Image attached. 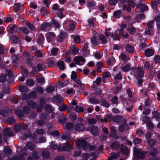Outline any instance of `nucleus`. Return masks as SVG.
<instances>
[{
	"label": "nucleus",
	"instance_id": "a211bd4d",
	"mask_svg": "<svg viewBox=\"0 0 160 160\" xmlns=\"http://www.w3.org/2000/svg\"><path fill=\"white\" fill-rule=\"evenodd\" d=\"M127 31L130 34L133 35L136 32V29L133 26L130 25L128 26Z\"/></svg>",
	"mask_w": 160,
	"mask_h": 160
},
{
	"label": "nucleus",
	"instance_id": "c85d7f7f",
	"mask_svg": "<svg viewBox=\"0 0 160 160\" xmlns=\"http://www.w3.org/2000/svg\"><path fill=\"white\" fill-rule=\"evenodd\" d=\"M94 37L91 38V41L92 43L94 44L96 43L97 42V38L98 37V34L96 32H94Z\"/></svg>",
	"mask_w": 160,
	"mask_h": 160
},
{
	"label": "nucleus",
	"instance_id": "680f3d73",
	"mask_svg": "<svg viewBox=\"0 0 160 160\" xmlns=\"http://www.w3.org/2000/svg\"><path fill=\"white\" fill-rule=\"evenodd\" d=\"M58 50V48H56L52 49L51 51L52 55L53 56H55L57 54Z\"/></svg>",
	"mask_w": 160,
	"mask_h": 160
},
{
	"label": "nucleus",
	"instance_id": "6e6552de",
	"mask_svg": "<svg viewBox=\"0 0 160 160\" xmlns=\"http://www.w3.org/2000/svg\"><path fill=\"white\" fill-rule=\"evenodd\" d=\"M134 75L137 78H142L143 76L144 73L142 68H138L135 70Z\"/></svg>",
	"mask_w": 160,
	"mask_h": 160
},
{
	"label": "nucleus",
	"instance_id": "20e7f679",
	"mask_svg": "<svg viewBox=\"0 0 160 160\" xmlns=\"http://www.w3.org/2000/svg\"><path fill=\"white\" fill-rule=\"evenodd\" d=\"M146 151H141L140 149L134 148V153L135 156L137 158L142 159H144L146 154Z\"/></svg>",
	"mask_w": 160,
	"mask_h": 160
},
{
	"label": "nucleus",
	"instance_id": "e2e57ef3",
	"mask_svg": "<svg viewBox=\"0 0 160 160\" xmlns=\"http://www.w3.org/2000/svg\"><path fill=\"white\" fill-rule=\"evenodd\" d=\"M50 147L51 148L53 149H56L57 148V146L55 144V143L53 142H51V145Z\"/></svg>",
	"mask_w": 160,
	"mask_h": 160
},
{
	"label": "nucleus",
	"instance_id": "0e129e2a",
	"mask_svg": "<svg viewBox=\"0 0 160 160\" xmlns=\"http://www.w3.org/2000/svg\"><path fill=\"white\" fill-rule=\"evenodd\" d=\"M111 101L113 103L117 104L118 103V98L117 97H114L112 98Z\"/></svg>",
	"mask_w": 160,
	"mask_h": 160
},
{
	"label": "nucleus",
	"instance_id": "338daca9",
	"mask_svg": "<svg viewBox=\"0 0 160 160\" xmlns=\"http://www.w3.org/2000/svg\"><path fill=\"white\" fill-rule=\"evenodd\" d=\"M11 39L12 41L14 43H16L18 42V39L15 36H12L11 37Z\"/></svg>",
	"mask_w": 160,
	"mask_h": 160
},
{
	"label": "nucleus",
	"instance_id": "6e6d98bb",
	"mask_svg": "<svg viewBox=\"0 0 160 160\" xmlns=\"http://www.w3.org/2000/svg\"><path fill=\"white\" fill-rule=\"evenodd\" d=\"M103 78H109L111 77V74L108 71L104 72L102 75Z\"/></svg>",
	"mask_w": 160,
	"mask_h": 160
},
{
	"label": "nucleus",
	"instance_id": "09e8293b",
	"mask_svg": "<svg viewBox=\"0 0 160 160\" xmlns=\"http://www.w3.org/2000/svg\"><path fill=\"white\" fill-rule=\"evenodd\" d=\"M51 23L54 26L57 28L60 27V24L59 23L55 20H52L51 21Z\"/></svg>",
	"mask_w": 160,
	"mask_h": 160
},
{
	"label": "nucleus",
	"instance_id": "e433bc0d",
	"mask_svg": "<svg viewBox=\"0 0 160 160\" xmlns=\"http://www.w3.org/2000/svg\"><path fill=\"white\" fill-rule=\"evenodd\" d=\"M126 49L127 52H132L134 51V48L132 46L127 45L126 47Z\"/></svg>",
	"mask_w": 160,
	"mask_h": 160
},
{
	"label": "nucleus",
	"instance_id": "aec40b11",
	"mask_svg": "<svg viewBox=\"0 0 160 160\" xmlns=\"http://www.w3.org/2000/svg\"><path fill=\"white\" fill-rule=\"evenodd\" d=\"M3 132L5 136H12L13 135L12 132L10 128H7L5 129L4 130Z\"/></svg>",
	"mask_w": 160,
	"mask_h": 160
},
{
	"label": "nucleus",
	"instance_id": "2eb2a0df",
	"mask_svg": "<svg viewBox=\"0 0 160 160\" xmlns=\"http://www.w3.org/2000/svg\"><path fill=\"white\" fill-rule=\"evenodd\" d=\"M154 50L151 48L147 49L145 52V54L147 57H149L152 56L154 53Z\"/></svg>",
	"mask_w": 160,
	"mask_h": 160
},
{
	"label": "nucleus",
	"instance_id": "0eeeda50",
	"mask_svg": "<svg viewBox=\"0 0 160 160\" xmlns=\"http://www.w3.org/2000/svg\"><path fill=\"white\" fill-rule=\"evenodd\" d=\"M121 118V117L119 116H116V117H112L110 115L107 116L104 118V120L106 122H109L112 120H114L115 122H119V120Z\"/></svg>",
	"mask_w": 160,
	"mask_h": 160
},
{
	"label": "nucleus",
	"instance_id": "13d9d810",
	"mask_svg": "<svg viewBox=\"0 0 160 160\" xmlns=\"http://www.w3.org/2000/svg\"><path fill=\"white\" fill-rule=\"evenodd\" d=\"M28 105L32 108H34L35 107L36 104L33 101H28Z\"/></svg>",
	"mask_w": 160,
	"mask_h": 160
},
{
	"label": "nucleus",
	"instance_id": "f3484780",
	"mask_svg": "<svg viewBox=\"0 0 160 160\" xmlns=\"http://www.w3.org/2000/svg\"><path fill=\"white\" fill-rule=\"evenodd\" d=\"M119 34L123 38H128L129 35L128 33L125 32L124 29H119L118 30Z\"/></svg>",
	"mask_w": 160,
	"mask_h": 160
},
{
	"label": "nucleus",
	"instance_id": "a878e982",
	"mask_svg": "<svg viewBox=\"0 0 160 160\" xmlns=\"http://www.w3.org/2000/svg\"><path fill=\"white\" fill-rule=\"evenodd\" d=\"M63 12L64 9L63 8H61L58 9L57 13V15L59 18H62L64 17V15L63 13Z\"/></svg>",
	"mask_w": 160,
	"mask_h": 160
},
{
	"label": "nucleus",
	"instance_id": "052dcab7",
	"mask_svg": "<svg viewBox=\"0 0 160 160\" xmlns=\"http://www.w3.org/2000/svg\"><path fill=\"white\" fill-rule=\"evenodd\" d=\"M157 152V150L155 148L152 149L150 152V154L152 156H154L156 155Z\"/></svg>",
	"mask_w": 160,
	"mask_h": 160
},
{
	"label": "nucleus",
	"instance_id": "1a4fd4ad",
	"mask_svg": "<svg viewBox=\"0 0 160 160\" xmlns=\"http://www.w3.org/2000/svg\"><path fill=\"white\" fill-rule=\"evenodd\" d=\"M67 37V33L64 32L60 31V34L57 38L58 41L61 42L62 41Z\"/></svg>",
	"mask_w": 160,
	"mask_h": 160
},
{
	"label": "nucleus",
	"instance_id": "f257e3e1",
	"mask_svg": "<svg viewBox=\"0 0 160 160\" xmlns=\"http://www.w3.org/2000/svg\"><path fill=\"white\" fill-rule=\"evenodd\" d=\"M66 128L68 129L75 130L78 132L88 131L89 129V128H85L83 124L79 123H77L74 126L72 123H68L66 125Z\"/></svg>",
	"mask_w": 160,
	"mask_h": 160
},
{
	"label": "nucleus",
	"instance_id": "de8ad7c7",
	"mask_svg": "<svg viewBox=\"0 0 160 160\" xmlns=\"http://www.w3.org/2000/svg\"><path fill=\"white\" fill-rule=\"evenodd\" d=\"M75 111L78 112H82L83 111V109L82 107L76 106L75 108Z\"/></svg>",
	"mask_w": 160,
	"mask_h": 160
},
{
	"label": "nucleus",
	"instance_id": "4be33fe9",
	"mask_svg": "<svg viewBox=\"0 0 160 160\" xmlns=\"http://www.w3.org/2000/svg\"><path fill=\"white\" fill-rule=\"evenodd\" d=\"M38 42L40 44L42 45L44 40V37L42 33L38 34Z\"/></svg>",
	"mask_w": 160,
	"mask_h": 160
},
{
	"label": "nucleus",
	"instance_id": "473e14b6",
	"mask_svg": "<svg viewBox=\"0 0 160 160\" xmlns=\"http://www.w3.org/2000/svg\"><path fill=\"white\" fill-rule=\"evenodd\" d=\"M99 39L101 40L102 44L106 43L107 42V38L103 35H101L99 36Z\"/></svg>",
	"mask_w": 160,
	"mask_h": 160
},
{
	"label": "nucleus",
	"instance_id": "f8f14e48",
	"mask_svg": "<svg viewBox=\"0 0 160 160\" xmlns=\"http://www.w3.org/2000/svg\"><path fill=\"white\" fill-rule=\"evenodd\" d=\"M72 148V146L70 145H69L68 143H64L62 145V148H58V150L59 151L69 150Z\"/></svg>",
	"mask_w": 160,
	"mask_h": 160
},
{
	"label": "nucleus",
	"instance_id": "f03ea898",
	"mask_svg": "<svg viewBox=\"0 0 160 160\" xmlns=\"http://www.w3.org/2000/svg\"><path fill=\"white\" fill-rule=\"evenodd\" d=\"M76 144L78 147L81 148L84 150H86L88 148L91 150L95 149V146H91L88 145L87 142L82 139H78L76 142Z\"/></svg>",
	"mask_w": 160,
	"mask_h": 160
},
{
	"label": "nucleus",
	"instance_id": "4c0bfd02",
	"mask_svg": "<svg viewBox=\"0 0 160 160\" xmlns=\"http://www.w3.org/2000/svg\"><path fill=\"white\" fill-rule=\"evenodd\" d=\"M153 32V30L152 29L147 28L146 29L145 32L146 34L148 35H152Z\"/></svg>",
	"mask_w": 160,
	"mask_h": 160
},
{
	"label": "nucleus",
	"instance_id": "2f4dec72",
	"mask_svg": "<svg viewBox=\"0 0 160 160\" xmlns=\"http://www.w3.org/2000/svg\"><path fill=\"white\" fill-rule=\"evenodd\" d=\"M121 10H118L114 12L113 16L117 18H119L121 17Z\"/></svg>",
	"mask_w": 160,
	"mask_h": 160
},
{
	"label": "nucleus",
	"instance_id": "7c9ffc66",
	"mask_svg": "<svg viewBox=\"0 0 160 160\" xmlns=\"http://www.w3.org/2000/svg\"><path fill=\"white\" fill-rule=\"evenodd\" d=\"M57 66L60 70H63L65 69L64 64L62 61H58L57 63Z\"/></svg>",
	"mask_w": 160,
	"mask_h": 160
},
{
	"label": "nucleus",
	"instance_id": "b1692460",
	"mask_svg": "<svg viewBox=\"0 0 160 160\" xmlns=\"http://www.w3.org/2000/svg\"><path fill=\"white\" fill-rule=\"evenodd\" d=\"M119 58L120 59L122 60L123 61L125 62H127L129 59V58L128 56H127L124 53L121 54L119 56Z\"/></svg>",
	"mask_w": 160,
	"mask_h": 160
},
{
	"label": "nucleus",
	"instance_id": "4468645a",
	"mask_svg": "<svg viewBox=\"0 0 160 160\" xmlns=\"http://www.w3.org/2000/svg\"><path fill=\"white\" fill-rule=\"evenodd\" d=\"M45 102V99L44 98H40V106H38L37 107V111L38 112H40L41 111L42 109V105Z\"/></svg>",
	"mask_w": 160,
	"mask_h": 160
},
{
	"label": "nucleus",
	"instance_id": "79ce46f5",
	"mask_svg": "<svg viewBox=\"0 0 160 160\" xmlns=\"http://www.w3.org/2000/svg\"><path fill=\"white\" fill-rule=\"evenodd\" d=\"M22 127V125L21 124L15 125L14 126V129L15 131L17 132L20 130Z\"/></svg>",
	"mask_w": 160,
	"mask_h": 160
},
{
	"label": "nucleus",
	"instance_id": "a19ab883",
	"mask_svg": "<svg viewBox=\"0 0 160 160\" xmlns=\"http://www.w3.org/2000/svg\"><path fill=\"white\" fill-rule=\"evenodd\" d=\"M21 6L19 3H17L15 4L13 6V10L14 11L16 12L17 11L19 10Z\"/></svg>",
	"mask_w": 160,
	"mask_h": 160
},
{
	"label": "nucleus",
	"instance_id": "37998d69",
	"mask_svg": "<svg viewBox=\"0 0 160 160\" xmlns=\"http://www.w3.org/2000/svg\"><path fill=\"white\" fill-rule=\"evenodd\" d=\"M77 78L78 77L76 72L74 71H72L71 74V78L74 81H75Z\"/></svg>",
	"mask_w": 160,
	"mask_h": 160
},
{
	"label": "nucleus",
	"instance_id": "423d86ee",
	"mask_svg": "<svg viewBox=\"0 0 160 160\" xmlns=\"http://www.w3.org/2000/svg\"><path fill=\"white\" fill-rule=\"evenodd\" d=\"M23 112L20 110H18L15 111L16 114L19 117H21L23 116L24 112L25 113H28L30 111L29 108L27 106H25L23 108Z\"/></svg>",
	"mask_w": 160,
	"mask_h": 160
},
{
	"label": "nucleus",
	"instance_id": "6ab92c4d",
	"mask_svg": "<svg viewBox=\"0 0 160 160\" xmlns=\"http://www.w3.org/2000/svg\"><path fill=\"white\" fill-rule=\"evenodd\" d=\"M51 27V25L49 23H43L40 26V28L41 30H43L47 28L49 29Z\"/></svg>",
	"mask_w": 160,
	"mask_h": 160
},
{
	"label": "nucleus",
	"instance_id": "3c124183",
	"mask_svg": "<svg viewBox=\"0 0 160 160\" xmlns=\"http://www.w3.org/2000/svg\"><path fill=\"white\" fill-rule=\"evenodd\" d=\"M112 37L115 40H119L120 39V37L119 35L116 33H112Z\"/></svg>",
	"mask_w": 160,
	"mask_h": 160
},
{
	"label": "nucleus",
	"instance_id": "69168bd1",
	"mask_svg": "<svg viewBox=\"0 0 160 160\" xmlns=\"http://www.w3.org/2000/svg\"><path fill=\"white\" fill-rule=\"evenodd\" d=\"M133 142L134 144H137L141 142L142 140L141 139L136 138L133 140Z\"/></svg>",
	"mask_w": 160,
	"mask_h": 160
},
{
	"label": "nucleus",
	"instance_id": "c756f323",
	"mask_svg": "<svg viewBox=\"0 0 160 160\" xmlns=\"http://www.w3.org/2000/svg\"><path fill=\"white\" fill-rule=\"evenodd\" d=\"M107 62L108 65L112 66L115 63V60L113 57H112L110 58Z\"/></svg>",
	"mask_w": 160,
	"mask_h": 160
},
{
	"label": "nucleus",
	"instance_id": "4d7b16f0",
	"mask_svg": "<svg viewBox=\"0 0 160 160\" xmlns=\"http://www.w3.org/2000/svg\"><path fill=\"white\" fill-rule=\"evenodd\" d=\"M15 120L12 117L9 118L7 120V122L10 124H13L15 122Z\"/></svg>",
	"mask_w": 160,
	"mask_h": 160
},
{
	"label": "nucleus",
	"instance_id": "9b49d317",
	"mask_svg": "<svg viewBox=\"0 0 160 160\" xmlns=\"http://www.w3.org/2000/svg\"><path fill=\"white\" fill-rule=\"evenodd\" d=\"M69 52L70 53L73 55L77 54L78 53V49L73 45H71L70 47Z\"/></svg>",
	"mask_w": 160,
	"mask_h": 160
},
{
	"label": "nucleus",
	"instance_id": "603ef678",
	"mask_svg": "<svg viewBox=\"0 0 160 160\" xmlns=\"http://www.w3.org/2000/svg\"><path fill=\"white\" fill-rule=\"evenodd\" d=\"M11 109H9L8 110H1L0 111V114L2 115H5L6 114L8 113H11Z\"/></svg>",
	"mask_w": 160,
	"mask_h": 160
},
{
	"label": "nucleus",
	"instance_id": "8fccbe9b",
	"mask_svg": "<svg viewBox=\"0 0 160 160\" xmlns=\"http://www.w3.org/2000/svg\"><path fill=\"white\" fill-rule=\"evenodd\" d=\"M26 146L30 149L33 150L35 149L36 146L35 144H32L31 143H27Z\"/></svg>",
	"mask_w": 160,
	"mask_h": 160
},
{
	"label": "nucleus",
	"instance_id": "58836bf2",
	"mask_svg": "<svg viewBox=\"0 0 160 160\" xmlns=\"http://www.w3.org/2000/svg\"><path fill=\"white\" fill-rule=\"evenodd\" d=\"M89 102L92 104H96L98 103L99 101L94 98H91L89 100Z\"/></svg>",
	"mask_w": 160,
	"mask_h": 160
},
{
	"label": "nucleus",
	"instance_id": "bb28decb",
	"mask_svg": "<svg viewBox=\"0 0 160 160\" xmlns=\"http://www.w3.org/2000/svg\"><path fill=\"white\" fill-rule=\"evenodd\" d=\"M128 129V125L124 123L121 125L119 127V130L120 132H123L126 131Z\"/></svg>",
	"mask_w": 160,
	"mask_h": 160
},
{
	"label": "nucleus",
	"instance_id": "a18cd8bd",
	"mask_svg": "<svg viewBox=\"0 0 160 160\" xmlns=\"http://www.w3.org/2000/svg\"><path fill=\"white\" fill-rule=\"evenodd\" d=\"M40 12L42 14L45 15L49 13V12L45 8H42L40 10Z\"/></svg>",
	"mask_w": 160,
	"mask_h": 160
},
{
	"label": "nucleus",
	"instance_id": "49530a36",
	"mask_svg": "<svg viewBox=\"0 0 160 160\" xmlns=\"http://www.w3.org/2000/svg\"><path fill=\"white\" fill-rule=\"evenodd\" d=\"M26 24L28 27L31 30L33 31L35 30V28L29 22H26Z\"/></svg>",
	"mask_w": 160,
	"mask_h": 160
},
{
	"label": "nucleus",
	"instance_id": "ea45409f",
	"mask_svg": "<svg viewBox=\"0 0 160 160\" xmlns=\"http://www.w3.org/2000/svg\"><path fill=\"white\" fill-rule=\"evenodd\" d=\"M111 28H107L105 29V34L107 37H112V34H111L110 32L111 30Z\"/></svg>",
	"mask_w": 160,
	"mask_h": 160
},
{
	"label": "nucleus",
	"instance_id": "39448f33",
	"mask_svg": "<svg viewBox=\"0 0 160 160\" xmlns=\"http://www.w3.org/2000/svg\"><path fill=\"white\" fill-rule=\"evenodd\" d=\"M74 62L79 65H83L85 62V59L82 56H76L73 59Z\"/></svg>",
	"mask_w": 160,
	"mask_h": 160
},
{
	"label": "nucleus",
	"instance_id": "dca6fc26",
	"mask_svg": "<svg viewBox=\"0 0 160 160\" xmlns=\"http://www.w3.org/2000/svg\"><path fill=\"white\" fill-rule=\"evenodd\" d=\"M134 7V5L133 3H130L128 5H124L123 6V8L128 12H129L131 10V8H133Z\"/></svg>",
	"mask_w": 160,
	"mask_h": 160
},
{
	"label": "nucleus",
	"instance_id": "bf43d9fd",
	"mask_svg": "<svg viewBox=\"0 0 160 160\" xmlns=\"http://www.w3.org/2000/svg\"><path fill=\"white\" fill-rule=\"evenodd\" d=\"M19 98L17 95H14L12 96V100L15 103L18 102Z\"/></svg>",
	"mask_w": 160,
	"mask_h": 160
},
{
	"label": "nucleus",
	"instance_id": "9d476101",
	"mask_svg": "<svg viewBox=\"0 0 160 160\" xmlns=\"http://www.w3.org/2000/svg\"><path fill=\"white\" fill-rule=\"evenodd\" d=\"M55 34L53 32L47 33L45 35L46 38L48 42H50L52 41L55 38Z\"/></svg>",
	"mask_w": 160,
	"mask_h": 160
},
{
	"label": "nucleus",
	"instance_id": "72a5a7b5",
	"mask_svg": "<svg viewBox=\"0 0 160 160\" xmlns=\"http://www.w3.org/2000/svg\"><path fill=\"white\" fill-rule=\"evenodd\" d=\"M144 67L145 69H148V70H152L153 69L152 66L150 65L148 61H147L144 65Z\"/></svg>",
	"mask_w": 160,
	"mask_h": 160
},
{
	"label": "nucleus",
	"instance_id": "c9c22d12",
	"mask_svg": "<svg viewBox=\"0 0 160 160\" xmlns=\"http://www.w3.org/2000/svg\"><path fill=\"white\" fill-rule=\"evenodd\" d=\"M122 69L124 72L129 71L131 69L130 64H127L123 66L122 68Z\"/></svg>",
	"mask_w": 160,
	"mask_h": 160
},
{
	"label": "nucleus",
	"instance_id": "f704fd0d",
	"mask_svg": "<svg viewBox=\"0 0 160 160\" xmlns=\"http://www.w3.org/2000/svg\"><path fill=\"white\" fill-rule=\"evenodd\" d=\"M119 147L120 144L117 142H114L111 145V148L113 149H117L119 148Z\"/></svg>",
	"mask_w": 160,
	"mask_h": 160
},
{
	"label": "nucleus",
	"instance_id": "ddd939ff",
	"mask_svg": "<svg viewBox=\"0 0 160 160\" xmlns=\"http://www.w3.org/2000/svg\"><path fill=\"white\" fill-rule=\"evenodd\" d=\"M27 63L29 67H31L32 66V61L33 59V56L31 55L28 54L26 56Z\"/></svg>",
	"mask_w": 160,
	"mask_h": 160
},
{
	"label": "nucleus",
	"instance_id": "5fc2aeb1",
	"mask_svg": "<svg viewBox=\"0 0 160 160\" xmlns=\"http://www.w3.org/2000/svg\"><path fill=\"white\" fill-rule=\"evenodd\" d=\"M19 90L21 92H26L28 91L27 88L23 86H20L19 87Z\"/></svg>",
	"mask_w": 160,
	"mask_h": 160
},
{
	"label": "nucleus",
	"instance_id": "774afa93",
	"mask_svg": "<svg viewBox=\"0 0 160 160\" xmlns=\"http://www.w3.org/2000/svg\"><path fill=\"white\" fill-rule=\"evenodd\" d=\"M154 59L157 63H160V56H155L154 57Z\"/></svg>",
	"mask_w": 160,
	"mask_h": 160
},
{
	"label": "nucleus",
	"instance_id": "7ed1b4c3",
	"mask_svg": "<svg viewBox=\"0 0 160 160\" xmlns=\"http://www.w3.org/2000/svg\"><path fill=\"white\" fill-rule=\"evenodd\" d=\"M64 27L69 31H71L74 29L75 25L72 20H67L65 21L63 24Z\"/></svg>",
	"mask_w": 160,
	"mask_h": 160
},
{
	"label": "nucleus",
	"instance_id": "cd10ccee",
	"mask_svg": "<svg viewBox=\"0 0 160 160\" xmlns=\"http://www.w3.org/2000/svg\"><path fill=\"white\" fill-rule=\"evenodd\" d=\"M18 29L16 26L15 25L10 28L8 30V32L10 33H12L17 32Z\"/></svg>",
	"mask_w": 160,
	"mask_h": 160
},
{
	"label": "nucleus",
	"instance_id": "393cba45",
	"mask_svg": "<svg viewBox=\"0 0 160 160\" xmlns=\"http://www.w3.org/2000/svg\"><path fill=\"white\" fill-rule=\"evenodd\" d=\"M111 156L108 158V160H113V159L119 157L120 154L118 152L116 153L113 152L111 153Z\"/></svg>",
	"mask_w": 160,
	"mask_h": 160
},
{
	"label": "nucleus",
	"instance_id": "412c9836",
	"mask_svg": "<svg viewBox=\"0 0 160 160\" xmlns=\"http://www.w3.org/2000/svg\"><path fill=\"white\" fill-rule=\"evenodd\" d=\"M91 133L94 135H97L98 133V129L97 127L93 126L91 128Z\"/></svg>",
	"mask_w": 160,
	"mask_h": 160
},
{
	"label": "nucleus",
	"instance_id": "5701e85b",
	"mask_svg": "<svg viewBox=\"0 0 160 160\" xmlns=\"http://www.w3.org/2000/svg\"><path fill=\"white\" fill-rule=\"evenodd\" d=\"M137 7L139 8L143 12L148 10V7L147 6L142 4H140L137 5Z\"/></svg>",
	"mask_w": 160,
	"mask_h": 160
},
{
	"label": "nucleus",
	"instance_id": "c03bdc74",
	"mask_svg": "<svg viewBox=\"0 0 160 160\" xmlns=\"http://www.w3.org/2000/svg\"><path fill=\"white\" fill-rule=\"evenodd\" d=\"M121 151L126 155H128L129 153V151L127 147H125L120 149Z\"/></svg>",
	"mask_w": 160,
	"mask_h": 160
},
{
	"label": "nucleus",
	"instance_id": "864d4df0",
	"mask_svg": "<svg viewBox=\"0 0 160 160\" xmlns=\"http://www.w3.org/2000/svg\"><path fill=\"white\" fill-rule=\"evenodd\" d=\"M49 153L47 151L44 152L42 154V157L43 158H47L49 157Z\"/></svg>",
	"mask_w": 160,
	"mask_h": 160
}]
</instances>
